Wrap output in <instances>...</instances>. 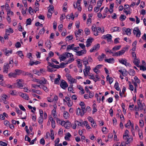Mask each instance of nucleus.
Instances as JSON below:
<instances>
[{"label": "nucleus", "mask_w": 146, "mask_h": 146, "mask_svg": "<svg viewBox=\"0 0 146 146\" xmlns=\"http://www.w3.org/2000/svg\"><path fill=\"white\" fill-rule=\"evenodd\" d=\"M129 133V131L127 129L126 130L123 137V139L126 140V143L127 145L130 142L132 141L133 140L132 137H129L128 135Z\"/></svg>", "instance_id": "1"}, {"label": "nucleus", "mask_w": 146, "mask_h": 146, "mask_svg": "<svg viewBox=\"0 0 146 146\" xmlns=\"http://www.w3.org/2000/svg\"><path fill=\"white\" fill-rule=\"evenodd\" d=\"M65 54H66V58H70L68 61V63H71L74 60V59L73 58V56L71 53L65 52Z\"/></svg>", "instance_id": "2"}, {"label": "nucleus", "mask_w": 146, "mask_h": 146, "mask_svg": "<svg viewBox=\"0 0 146 146\" xmlns=\"http://www.w3.org/2000/svg\"><path fill=\"white\" fill-rule=\"evenodd\" d=\"M128 49V48L127 47H125L121 50L117 52H115L114 54L113 55L115 56H117L122 55L125 53L126 50Z\"/></svg>", "instance_id": "3"}, {"label": "nucleus", "mask_w": 146, "mask_h": 146, "mask_svg": "<svg viewBox=\"0 0 146 146\" xmlns=\"http://www.w3.org/2000/svg\"><path fill=\"white\" fill-rule=\"evenodd\" d=\"M133 33L137 37H139L141 35V31L139 29L138 27H135L133 30Z\"/></svg>", "instance_id": "4"}, {"label": "nucleus", "mask_w": 146, "mask_h": 146, "mask_svg": "<svg viewBox=\"0 0 146 146\" xmlns=\"http://www.w3.org/2000/svg\"><path fill=\"white\" fill-rule=\"evenodd\" d=\"M60 85L61 88L64 90H66L68 86L67 83L64 80H62L61 81Z\"/></svg>", "instance_id": "5"}, {"label": "nucleus", "mask_w": 146, "mask_h": 146, "mask_svg": "<svg viewBox=\"0 0 146 146\" xmlns=\"http://www.w3.org/2000/svg\"><path fill=\"white\" fill-rule=\"evenodd\" d=\"M119 62L125 65L126 66H129L130 64L127 62V60L125 58H121L119 60Z\"/></svg>", "instance_id": "6"}, {"label": "nucleus", "mask_w": 146, "mask_h": 146, "mask_svg": "<svg viewBox=\"0 0 146 146\" xmlns=\"http://www.w3.org/2000/svg\"><path fill=\"white\" fill-rule=\"evenodd\" d=\"M90 69L91 68L90 66H85V69L83 70L84 75L86 76L88 75V73L90 72Z\"/></svg>", "instance_id": "7"}, {"label": "nucleus", "mask_w": 146, "mask_h": 146, "mask_svg": "<svg viewBox=\"0 0 146 146\" xmlns=\"http://www.w3.org/2000/svg\"><path fill=\"white\" fill-rule=\"evenodd\" d=\"M112 36L110 34H107L106 35H103L102 38L104 39H107L108 41H111V40Z\"/></svg>", "instance_id": "8"}, {"label": "nucleus", "mask_w": 146, "mask_h": 146, "mask_svg": "<svg viewBox=\"0 0 146 146\" xmlns=\"http://www.w3.org/2000/svg\"><path fill=\"white\" fill-rule=\"evenodd\" d=\"M85 111H83L82 110H81L80 108H78L77 109L76 113L78 115H80L81 116H83L84 114Z\"/></svg>", "instance_id": "9"}, {"label": "nucleus", "mask_w": 146, "mask_h": 146, "mask_svg": "<svg viewBox=\"0 0 146 146\" xmlns=\"http://www.w3.org/2000/svg\"><path fill=\"white\" fill-rule=\"evenodd\" d=\"M137 104L140 110H142L144 109V107L145 105L144 104H142L141 103V101L139 100H138V102H137Z\"/></svg>", "instance_id": "10"}, {"label": "nucleus", "mask_w": 146, "mask_h": 146, "mask_svg": "<svg viewBox=\"0 0 146 146\" xmlns=\"http://www.w3.org/2000/svg\"><path fill=\"white\" fill-rule=\"evenodd\" d=\"M93 40V39L92 38H88L86 41V46L87 47H88L90 46Z\"/></svg>", "instance_id": "11"}, {"label": "nucleus", "mask_w": 146, "mask_h": 146, "mask_svg": "<svg viewBox=\"0 0 146 146\" xmlns=\"http://www.w3.org/2000/svg\"><path fill=\"white\" fill-rule=\"evenodd\" d=\"M9 68V64H6L4 65L3 67V72H6L7 73L8 72V69Z\"/></svg>", "instance_id": "12"}, {"label": "nucleus", "mask_w": 146, "mask_h": 146, "mask_svg": "<svg viewBox=\"0 0 146 146\" xmlns=\"http://www.w3.org/2000/svg\"><path fill=\"white\" fill-rule=\"evenodd\" d=\"M118 71L120 72L123 76H126L127 74V72L125 69H123V70H119Z\"/></svg>", "instance_id": "13"}, {"label": "nucleus", "mask_w": 146, "mask_h": 146, "mask_svg": "<svg viewBox=\"0 0 146 146\" xmlns=\"http://www.w3.org/2000/svg\"><path fill=\"white\" fill-rule=\"evenodd\" d=\"M86 50H82L80 51H79L77 52L76 53V55L78 56H80L82 55L83 54H85L86 53Z\"/></svg>", "instance_id": "14"}, {"label": "nucleus", "mask_w": 146, "mask_h": 146, "mask_svg": "<svg viewBox=\"0 0 146 146\" xmlns=\"http://www.w3.org/2000/svg\"><path fill=\"white\" fill-rule=\"evenodd\" d=\"M133 62L134 64L137 67H139V63H140V60L136 58V59H134Z\"/></svg>", "instance_id": "15"}, {"label": "nucleus", "mask_w": 146, "mask_h": 146, "mask_svg": "<svg viewBox=\"0 0 146 146\" xmlns=\"http://www.w3.org/2000/svg\"><path fill=\"white\" fill-rule=\"evenodd\" d=\"M58 78L55 79L54 81V83L56 84H59V80H60L61 76L59 74H58Z\"/></svg>", "instance_id": "16"}, {"label": "nucleus", "mask_w": 146, "mask_h": 146, "mask_svg": "<svg viewBox=\"0 0 146 146\" xmlns=\"http://www.w3.org/2000/svg\"><path fill=\"white\" fill-rule=\"evenodd\" d=\"M16 84L17 87L19 88H22L23 86V84L21 83V82L20 80H19Z\"/></svg>", "instance_id": "17"}, {"label": "nucleus", "mask_w": 146, "mask_h": 146, "mask_svg": "<svg viewBox=\"0 0 146 146\" xmlns=\"http://www.w3.org/2000/svg\"><path fill=\"white\" fill-rule=\"evenodd\" d=\"M111 30L112 32L117 31L119 32L120 31V29L118 27H114L113 28H112Z\"/></svg>", "instance_id": "18"}, {"label": "nucleus", "mask_w": 146, "mask_h": 146, "mask_svg": "<svg viewBox=\"0 0 146 146\" xmlns=\"http://www.w3.org/2000/svg\"><path fill=\"white\" fill-rule=\"evenodd\" d=\"M21 96L24 99L28 100L29 99V96L26 94L22 93L21 94Z\"/></svg>", "instance_id": "19"}, {"label": "nucleus", "mask_w": 146, "mask_h": 146, "mask_svg": "<svg viewBox=\"0 0 146 146\" xmlns=\"http://www.w3.org/2000/svg\"><path fill=\"white\" fill-rule=\"evenodd\" d=\"M106 55L102 53L101 55L98 56V58L99 61H102L103 60L104 57Z\"/></svg>", "instance_id": "20"}, {"label": "nucleus", "mask_w": 146, "mask_h": 146, "mask_svg": "<svg viewBox=\"0 0 146 146\" xmlns=\"http://www.w3.org/2000/svg\"><path fill=\"white\" fill-rule=\"evenodd\" d=\"M106 79L107 80L109 81V83L110 84H111L113 81V78L111 77H110L109 75H108L107 76Z\"/></svg>", "instance_id": "21"}, {"label": "nucleus", "mask_w": 146, "mask_h": 146, "mask_svg": "<svg viewBox=\"0 0 146 146\" xmlns=\"http://www.w3.org/2000/svg\"><path fill=\"white\" fill-rule=\"evenodd\" d=\"M43 80H41L39 79L38 81V83H39L40 84H42V85L44 84H46V82H47V80H46L44 78H43Z\"/></svg>", "instance_id": "22"}, {"label": "nucleus", "mask_w": 146, "mask_h": 146, "mask_svg": "<svg viewBox=\"0 0 146 146\" xmlns=\"http://www.w3.org/2000/svg\"><path fill=\"white\" fill-rule=\"evenodd\" d=\"M71 135L70 134L69 132H68L65 136L64 138L66 140L69 141L70 140L69 138L71 137Z\"/></svg>", "instance_id": "23"}, {"label": "nucleus", "mask_w": 146, "mask_h": 146, "mask_svg": "<svg viewBox=\"0 0 146 146\" xmlns=\"http://www.w3.org/2000/svg\"><path fill=\"white\" fill-rule=\"evenodd\" d=\"M114 6V4L113 3L110 5V8L109 9V11L110 12V13H112L113 11V8Z\"/></svg>", "instance_id": "24"}, {"label": "nucleus", "mask_w": 146, "mask_h": 146, "mask_svg": "<svg viewBox=\"0 0 146 146\" xmlns=\"http://www.w3.org/2000/svg\"><path fill=\"white\" fill-rule=\"evenodd\" d=\"M40 62L38 61H36V62H33L30 61L29 64L31 66H32L33 64L37 65L38 64L40 63Z\"/></svg>", "instance_id": "25"}, {"label": "nucleus", "mask_w": 146, "mask_h": 146, "mask_svg": "<svg viewBox=\"0 0 146 146\" xmlns=\"http://www.w3.org/2000/svg\"><path fill=\"white\" fill-rule=\"evenodd\" d=\"M74 44H70L67 46V50H72L73 49V48L74 47Z\"/></svg>", "instance_id": "26"}, {"label": "nucleus", "mask_w": 146, "mask_h": 146, "mask_svg": "<svg viewBox=\"0 0 146 146\" xmlns=\"http://www.w3.org/2000/svg\"><path fill=\"white\" fill-rule=\"evenodd\" d=\"M66 54H65V53L59 57V58L61 60L64 61V60H65L66 59Z\"/></svg>", "instance_id": "27"}, {"label": "nucleus", "mask_w": 146, "mask_h": 146, "mask_svg": "<svg viewBox=\"0 0 146 146\" xmlns=\"http://www.w3.org/2000/svg\"><path fill=\"white\" fill-rule=\"evenodd\" d=\"M69 81H70L71 83L73 84V83H76L77 82V80L76 79L73 78L72 77L70 78H69Z\"/></svg>", "instance_id": "28"}, {"label": "nucleus", "mask_w": 146, "mask_h": 146, "mask_svg": "<svg viewBox=\"0 0 146 146\" xmlns=\"http://www.w3.org/2000/svg\"><path fill=\"white\" fill-rule=\"evenodd\" d=\"M69 114L68 112L64 111V117L65 119H67L69 117Z\"/></svg>", "instance_id": "29"}, {"label": "nucleus", "mask_w": 146, "mask_h": 146, "mask_svg": "<svg viewBox=\"0 0 146 146\" xmlns=\"http://www.w3.org/2000/svg\"><path fill=\"white\" fill-rule=\"evenodd\" d=\"M10 78H15L16 76V74L15 73L11 72L8 74Z\"/></svg>", "instance_id": "30"}, {"label": "nucleus", "mask_w": 146, "mask_h": 146, "mask_svg": "<svg viewBox=\"0 0 146 146\" xmlns=\"http://www.w3.org/2000/svg\"><path fill=\"white\" fill-rule=\"evenodd\" d=\"M8 98V96L5 94H3L1 97V98L3 101L5 100H6Z\"/></svg>", "instance_id": "31"}, {"label": "nucleus", "mask_w": 146, "mask_h": 146, "mask_svg": "<svg viewBox=\"0 0 146 146\" xmlns=\"http://www.w3.org/2000/svg\"><path fill=\"white\" fill-rule=\"evenodd\" d=\"M114 87L117 90L119 91V90L120 88L119 86L118 83L117 82H116L115 84Z\"/></svg>", "instance_id": "32"}, {"label": "nucleus", "mask_w": 146, "mask_h": 146, "mask_svg": "<svg viewBox=\"0 0 146 146\" xmlns=\"http://www.w3.org/2000/svg\"><path fill=\"white\" fill-rule=\"evenodd\" d=\"M75 34L76 38V40H78L80 37V34L78 33V31H76L75 32Z\"/></svg>", "instance_id": "33"}, {"label": "nucleus", "mask_w": 146, "mask_h": 146, "mask_svg": "<svg viewBox=\"0 0 146 146\" xmlns=\"http://www.w3.org/2000/svg\"><path fill=\"white\" fill-rule=\"evenodd\" d=\"M129 74L130 76H133L135 74V71L134 70H130L129 72Z\"/></svg>", "instance_id": "34"}, {"label": "nucleus", "mask_w": 146, "mask_h": 146, "mask_svg": "<svg viewBox=\"0 0 146 146\" xmlns=\"http://www.w3.org/2000/svg\"><path fill=\"white\" fill-rule=\"evenodd\" d=\"M114 60L113 58H110L109 59H106L105 60L106 62L109 63H112V62L114 61Z\"/></svg>", "instance_id": "35"}, {"label": "nucleus", "mask_w": 146, "mask_h": 146, "mask_svg": "<svg viewBox=\"0 0 146 146\" xmlns=\"http://www.w3.org/2000/svg\"><path fill=\"white\" fill-rule=\"evenodd\" d=\"M43 116H40L38 118V122L40 124H42L43 122Z\"/></svg>", "instance_id": "36"}, {"label": "nucleus", "mask_w": 146, "mask_h": 146, "mask_svg": "<svg viewBox=\"0 0 146 146\" xmlns=\"http://www.w3.org/2000/svg\"><path fill=\"white\" fill-rule=\"evenodd\" d=\"M121 47V45L115 46L113 48L112 50L115 51V50H118Z\"/></svg>", "instance_id": "37"}, {"label": "nucleus", "mask_w": 146, "mask_h": 146, "mask_svg": "<svg viewBox=\"0 0 146 146\" xmlns=\"http://www.w3.org/2000/svg\"><path fill=\"white\" fill-rule=\"evenodd\" d=\"M70 122L68 121L65 122L64 127L66 128H67L70 126Z\"/></svg>", "instance_id": "38"}, {"label": "nucleus", "mask_w": 146, "mask_h": 146, "mask_svg": "<svg viewBox=\"0 0 146 146\" xmlns=\"http://www.w3.org/2000/svg\"><path fill=\"white\" fill-rule=\"evenodd\" d=\"M68 62L64 63L62 62L61 63L59 66L60 68H63L64 66L65 65H66L68 64Z\"/></svg>", "instance_id": "39"}, {"label": "nucleus", "mask_w": 146, "mask_h": 146, "mask_svg": "<svg viewBox=\"0 0 146 146\" xmlns=\"http://www.w3.org/2000/svg\"><path fill=\"white\" fill-rule=\"evenodd\" d=\"M13 32V30L11 28H9V29L6 30V32L8 33H12Z\"/></svg>", "instance_id": "40"}, {"label": "nucleus", "mask_w": 146, "mask_h": 146, "mask_svg": "<svg viewBox=\"0 0 146 146\" xmlns=\"http://www.w3.org/2000/svg\"><path fill=\"white\" fill-rule=\"evenodd\" d=\"M130 125H132V127L133 126V124H132L130 120H129L127 123L125 125V126L126 127H127Z\"/></svg>", "instance_id": "41"}, {"label": "nucleus", "mask_w": 146, "mask_h": 146, "mask_svg": "<svg viewBox=\"0 0 146 146\" xmlns=\"http://www.w3.org/2000/svg\"><path fill=\"white\" fill-rule=\"evenodd\" d=\"M56 111L55 109H53L52 111V114L53 115L54 118H56L57 117V115H56Z\"/></svg>", "instance_id": "42"}, {"label": "nucleus", "mask_w": 146, "mask_h": 146, "mask_svg": "<svg viewBox=\"0 0 146 146\" xmlns=\"http://www.w3.org/2000/svg\"><path fill=\"white\" fill-rule=\"evenodd\" d=\"M5 55H6L7 56H8L9 55V53L10 54H12V50H7V49L5 50Z\"/></svg>", "instance_id": "43"}, {"label": "nucleus", "mask_w": 146, "mask_h": 146, "mask_svg": "<svg viewBox=\"0 0 146 146\" xmlns=\"http://www.w3.org/2000/svg\"><path fill=\"white\" fill-rule=\"evenodd\" d=\"M41 88H42L46 92H48V89L47 88L46 86H44V85H42L41 86Z\"/></svg>", "instance_id": "44"}, {"label": "nucleus", "mask_w": 146, "mask_h": 146, "mask_svg": "<svg viewBox=\"0 0 146 146\" xmlns=\"http://www.w3.org/2000/svg\"><path fill=\"white\" fill-rule=\"evenodd\" d=\"M125 32L127 35H130L131 34V29L129 28L127 29Z\"/></svg>", "instance_id": "45"}, {"label": "nucleus", "mask_w": 146, "mask_h": 146, "mask_svg": "<svg viewBox=\"0 0 146 146\" xmlns=\"http://www.w3.org/2000/svg\"><path fill=\"white\" fill-rule=\"evenodd\" d=\"M126 17L125 15H121L120 17V19L121 21H123L125 19Z\"/></svg>", "instance_id": "46"}, {"label": "nucleus", "mask_w": 146, "mask_h": 146, "mask_svg": "<svg viewBox=\"0 0 146 146\" xmlns=\"http://www.w3.org/2000/svg\"><path fill=\"white\" fill-rule=\"evenodd\" d=\"M77 64H78V66L79 68H82V64L80 63V59H78V60H77Z\"/></svg>", "instance_id": "47"}, {"label": "nucleus", "mask_w": 146, "mask_h": 146, "mask_svg": "<svg viewBox=\"0 0 146 146\" xmlns=\"http://www.w3.org/2000/svg\"><path fill=\"white\" fill-rule=\"evenodd\" d=\"M100 47V44H97L96 45H95L93 47L94 50H98V49Z\"/></svg>", "instance_id": "48"}, {"label": "nucleus", "mask_w": 146, "mask_h": 146, "mask_svg": "<svg viewBox=\"0 0 146 146\" xmlns=\"http://www.w3.org/2000/svg\"><path fill=\"white\" fill-rule=\"evenodd\" d=\"M0 84L4 87H6L7 86V85L3 81V79H2V80L0 82Z\"/></svg>", "instance_id": "49"}, {"label": "nucleus", "mask_w": 146, "mask_h": 146, "mask_svg": "<svg viewBox=\"0 0 146 146\" xmlns=\"http://www.w3.org/2000/svg\"><path fill=\"white\" fill-rule=\"evenodd\" d=\"M144 125L143 121V120H139V125L141 127H143Z\"/></svg>", "instance_id": "50"}, {"label": "nucleus", "mask_w": 146, "mask_h": 146, "mask_svg": "<svg viewBox=\"0 0 146 146\" xmlns=\"http://www.w3.org/2000/svg\"><path fill=\"white\" fill-rule=\"evenodd\" d=\"M7 11V15H10V14H11V15H13V12L11 11L10 9H6Z\"/></svg>", "instance_id": "51"}, {"label": "nucleus", "mask_w": 146, "mask_h": 146, "mask_svg": "<svg viewBox=\"0 0 146 146\" xmlns=\"http://www.w3.org/2000/svg\"><path fill=\"white\" fill-rule=\"evenodd\" d=\"M50 43V42H45V45L46 46V47H48L49 48V49H50L51 46L50 45V44H49Z\"/></svg>", "instance_id": "52"}, {"label": "nucleus", "mask_w": 146, "mask_h": 146, "mask_svg": "<svg viewBox=\"0 0 146 146\" xmlns=\"http://www.w3.org/2000/svg\"><path fill=\"white\" fill-rule=\"evenodd\" d=\"M84 31L87 35H89L90 33V31L88 28H85L84 30Z\"/></svg>", "instance_id": "53"}, {"label": "nucleus", "mask_w": 146, "mask_h": 146, "mask_svg": "<svg viewBox=\"0 0 146 146\" xmlns=\"http://www.w3.org/2000/svg\"><path fill=\"white\" fill-rule=\"evenodd\" d=\"M45 29L44 28L41 29L39 32V34L42 35L44 33Z\"/></svg>", "instance_id": "54"}, {"label": "nucleus", "mask_w": 146, "mask_h": 146, "mask_svg": "<svg viewBox=\"0 0 146 146\" xmlns=\"http://www.w3.org/2000/svg\"><path fill=\"white\" fill-rule=\"evenodd\" d=\"M27 25H30L31 23V19L29 18L27 20Z\"/></svg>", "instance_id": "55"}, {"label": "nucleus", "mask_w": 146, "mask_h": 146, "mask_svg": "<svg viewBox=\"0 0 146 146\" xmlns=\"http://www.w3.org/2000/svg\"><path fill=\"white\" fill-rule=\"evenodd\" d=\"M140 69L141 70H143V71L146 70V67L144 66H139Z\"/></svg>", "instance_id": "56"}, {"label": "nucleus", "mask_w": 146, "mask_h": 146, "mask_svg": "<svg viewBox=\"0 0 146 146\" xmlns=\"http://www.w3.org/2000/svg\"><path fill=\"white\" fill-rule=\"evenodd\" d=\"M54 9V8L53 5L50 6L49 9H48V13H51V11H53Z\"/></svg>", "instance_id": "57"}, {"label": "nucleus", "mask_w": 146, "mask_h": 146, "mask_svg": "<svg viewBox=\"0 0 146 146\" xmlns=\"http://www.w3.org/2000/svg\"><path fill=\"white\" fill-rule=\"evenodd\" d=\"M79 46L83 50H86L85 45L84 44L80 43L79 44Z\"/></svg>", "instance_id": "58"}, {"label": "nucleus", "mask_w": 146, "mask_h": 146, "mask_svg": "<svg viewBox=\"0 0 146 146\" xmlns=\"http://www.w3.org/2000/svg\"><path fill=\"white\" fill-rule=\"evenodd\" d=\"M9 35V33H8L6 32L5 35L4 36L5 39L6 40H8L9 38L8 36Z\"/></svg>", "instance_id": "59"}, {"label": "nucleus", "mask_w": 146, "mask_h": 146, "mask_svg": "<svg viewBox=\"0 0 146 146\" xmlns=\"http://www.w3.org/2000/svg\"><path fill=\"white\" fill-rule=\"evenodd\" d=\"M7 143L5 142L0 141V145L1 146H7Z\"/></svg>", "instance_id": "60"}, {"label": "nucleus", "mask_w": 146, "mask_h": 146, "mask_svg": "<svg viewBox=\"0 0 146 146\" xmlns=\"http://www.w3.org/2000/svg\"><path fill=\"white\" fill-rule=\"evenodd\" d=\"M139 135L141 139L143 138L142 132L141 130L139 131Z\"/></svg>", "instance_id": "61"}, {"label": "nucleus", "mask_w": 146, "mask_h": 146, "mask_svg": "<svg viewBox=\"0 0 146 146\" xmlns=\"http://www.w3.org/2000/svg\"><path fill=\"white\" fill-rule=\"evenodd\" d=\"M15 73L17 75V74H21L22 71L20 70L16 69L15 70Z\"/></svg>", "instance_id": "62"}, {"label": "nucleus", "mask_w": 146, "mask_h": 146, "mask_svg": "<svg viewBox=\"0 0 146 146\" xmlns=\"http://www.w3.org/2000/svg\"><path fill=\"white\" fill-rule=\"evenodd\" d=\"M134 79L135 80V82H137L138 83H139L140 82V81L139 79L136 76H135L134 77Z\"/></svg>", "instance_id": "63"}, {"label": "nucleus", "mask_w": 146, "mask_h": 146, "mask_svg": "<svg viewBox=\"0 0 146 146\" xmlns=\"http://www.w3.org/2000/svg\"><path fill=\"white\" fill-rule=\"evenodd\" d=\"M89 98H92L93 97L94 95V93L93 92H89Z\"/></svg>", "instance_id": "64"}]
</instances>
